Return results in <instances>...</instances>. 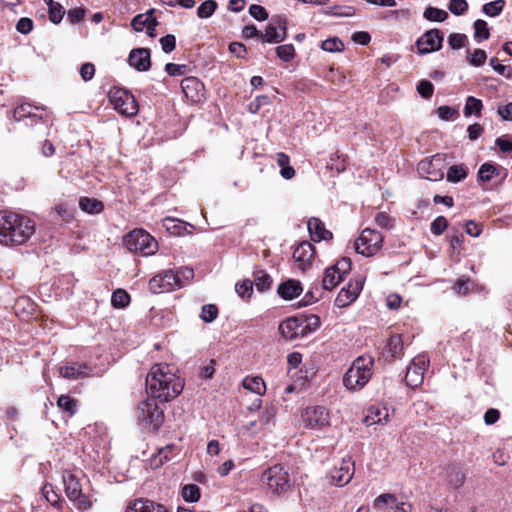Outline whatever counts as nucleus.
I'll return each instance as SVG.
<instances>
[{
    "label": "nucleus",
    "mask_w": 512,
    "mask_h": 512,
    "mask_svg": "<svg viewBox=\"0 0 512 512\" xmlns=\"http://www.w3.org/2000/svg\"><path fill=\"white\" fill-rule=\"evenodd\" d=\"M79 207L86 213L99 214L103 211L104 204L95 198L81 197Z\"/></svg>",
    "instance_id": "c85d7f7f"
},
{
    "label": "nucleus",
    "mask_w": 512,
    "mask_h": 512,
    "mask_svg": "<svg viewBox=\"0 0 512 512\" xmlns=\"http://www.w3.org/2000/svg\"><path fill=\"white\" fill-rule=\"evenodd\" d=\"M448 9L456 16L462 15L468 10V2L466 0H450Z\"/></svg>",
    "instance_id": "5fc2aeb1"
},
{
    "label": "nucleus",
    "mask_w": 512,
    "mask_h": 512,
    "mask_svg": "<svg viewBox=\"0 0 512 512\" xmlns=\"http://www.w3.org/2000/svg\"><path fill=\"white\" fill-rule=\"evenodd\" d=\"M253 284H255L258 291L265 292L271 287L272 279L265 271L258 270L254 273Z\"/></svg>",
    "instance_id": "473e14b6"
},
{
    "label": "nucleus",
    "mask_w": 512,
    "mask_h": 512,
    "mask_svg": "<svg viewBox=\"0 0 512 512\" xmlns=\"http://www.w3.org/2000/svg\"><path fill=\"white\" fill-rule=\"evenodd\" d=\"M261 481L268 491L277 496L287 493L294 484L289 468L282 464H276L266 469L262 473Z\"/></svg>",
    "instance_id": "20e7f679"
},
{
    "label": "nucleus",
    "mask_w": 512,
    "mask_h": 512,
    "mask_svg": "<svg viewBox=\"0 0 512 512\" xmlns=\"http://www.w3.org/2000/svg\"><path fill=\"white\" fill-rule=\"evenodd\" d=\"M308 231L314 242L331 240L333 234L325 228V224L317 217H311L307 222Z\"/></svg>",
    "instance_id": "5701e85b"
},
{
    "label": "nucleus",
    "mask_w": 512,
    "mask_h": 512,
    "mask_svg": "<svg viewBox=\"0 0 512 512\" xmlns=\"http://www.w3.org/2000/svg\"><path fill=\"white\" fill-rule=\"evenodd\" d=\"M443 41L444 33L440 29L433 28L421 35L415 45L418 54L425 55L439 51L443 46Z\"/></svg>",
    "instance_id": "ddd939ff"
},
{
    "label": "nucleus",
    "mask_w": 512,
    "mask_h": 512,
    "mask_svg": "<svg viewBox=\"0 0 512 512\" xmlns=\"http://www.w3.org/2000/svg\"><path fill=\"white\" fill-rule=\"evenodd\" d=\"M217 7L218 4L215 0H206L198 7L197 16L202 19L209 18L214 14Z\"/></svg>",
    "instance_id": "c03bdc74"
},
{
    "label": "nucleus",
    "mask_w": 512,
    "mask_h": 512,
    "mask_svg": "<svg viewBox=\"0 0 512 512\" xmlns=\"http://www.w3.org/2000/svg\"><path fill=\"white\" fill-rule=\"evenodd\" d=\"M482 108L483 104L480 99L475 98L473 96H468L464 106V115L466 117H469L472 114H475L476 116L479 117L481 115Z\"/></svg>",
    "instance_id": "72a5a7b5"
},
{
    "label": "nucleus",
    "mask_w": 512,
    "mask_h": 512,
    "mask_svg": "<svg viewBox=\"0 0 512 512\" xmlns=\"http://www.w3.org/2000/svg\"><path fill=\"white\" fill-rule=\"evenodd\" d=\"M416 89L417 92L421 95V97L425 99H430L434 92V86L428 80L419 81Z\"/></svg>",
    "instance_id": "13d9d810"
},
{
    "label": "nucleus",
    "mask_w": 512,
    "mask_h": 512,
    "mask_svg": "<svg viewBox=\"0 0 512 512\" xmlns=\"http://www.w3.org/2000/svg\"><path fill=\"white\" fill-rule=\"evenodd\" d=\"M129 65L137 71L144 72L151 67L150 50L147 48L133 49L128 58Z\"/></svg>",
    "instance_id": "4be33fe9"
},
{
    "label": "nucleus",
    "mask_w": 512,
    "mask_h": 512,
    "mask_svg": "<svg viewBox=\"0 0 512 512\" xmlns=\"http://www.w3.org/2000/svg\"><path fill=\"white\" fill-rule=\"evenodd\" d=\"M183 285L179 273L173 270L163 271L149 281V289L154 294L170 292L183 287Z\"/></svg>",
    "instance_id": "9d476101"
},
{
    "label": "nucleus",
    "mask_w": 512,
    "mask_h": 512,
    "mask_svg": "<svg viewBox=\"0 0 512 512\" xmlns=\"http://www.w3.org/2000/svg\"><path fill=\"white\" fill-rule=\"evenodd\" d=\"M276 54L284 62H290L295 57V48L292 44L280 45L276 48Z\"/></svg>",
    "instance_id": "09e8293b"
},
{
    "label": "nucleus",
    "mask_w": 512,
    "mask_h": 512,
    "mask_svg": "<svg viewBox=\"0 0 512 512\" xmlns=\"http://www.w3.org/2000/svg\"><path fill=\"white\" fill-rule=\"evenodd\" d=\"M495 144L499 147L502 153H512V139L508 137H497L495 140Z\"/></svg>",
    "instance_id": "774afa93"
},
{
    "label": "nucleus",
    "mask_w": 512,
    "mask_h": 512,
    "mask_svg": "<svg viewBox=\"0 0 512 512\" xmlns=\"http://www.w3.org/2000/svg\"><path fill=\"white\" fill-rule=\"evenodd\" d=\"M243 387L259 396L263 395L266 391V385L264 380L258 376H247L243 380Z\"/></svg>",
    "instance_id": "c756f323"
},
{
    "label": "nucleus",
    "mask_w": 512,
    "mask_h": 512,
    "mask_svg": "<svg viewBox=\"0 0 512 512\" xmlns=\"http://www.w3.org/2000/svg\"><path fill=\"white\" fill-rule=\"evenodd\" d=\"M139 422L152 430H157L164 420L163 410L159 408L154 398L142 401L137 409Z\"/></svg>",
    "instance_id": "423d86ee"
},
{
    "label": "nucleus",
    "mask_w": 512,
    "mask_h": 512,
    "mask_svg": "<svg viewBox=\"0 0 512 512\" xmlns=\"http://www.w3.org/2000/svg\"><path fill=\"white\" fill-rule=\"evenodd\" d=\"M487 59V54L482 49H475L468 56V61L472 66L479 67L482 66Z\"/></svg>",
    "instance_id": "6e6d98bb"
},
{
    "label": "nucleus",
    "mask_w": 512,
    "mask_h": 512,
    "mask_svg": "<svg viewBox=\"0 0 512 512\" xmlns=\"http://www.w3.org/2000/svg\"><path fill=\"white\" fill-rule=\"evenodd\" d=\"M344 278L335 271L334 268H327L324 273L322 280V286L325 290H332L335 288Z\"/></svg>",
    "instance_id": "7c9ffc66"
},
{
    "label": "nucleus",
    "mask_w": 512,
    "mask_h": 512,
    "mask_svg": "<svg viewBox=\"0 0 512 512\" xmlns=\"http://www.w3.org/2000/svg\"><path fill=\"white\" fill-rule=\"evenodd\" d=\"M505 6L504 0H495L482 6V12L489 17L498 16Z\"/></svg>",
    "instance_id": "79ce46f5"
},
{
    "label": "nucleus",
    "mask_w": 512,
    "mask_h": 512,
    "mask_svg": "<svg viewBox=\"0 0 512 512\" xmlns=\"http://www.w3.org/2000/svg\"><path fill=\"white\" fill-rule=\"evenodd\" d=\"M389 412L386 407L371 406L368 415L364 418L367 426L385 424L388 422Z\"/></svg>",
    "instance_id": "cd10ccee"
},
{
    "label": "nucleus",
    "mask_w": 512,
    "mask_h": 512,
    "mask_svg": "<svg viewBox=\"0 0 512 512\" xmlns=\"http://www.w3.org/2000/svg\"><path fill=\"white\" fill-rule=\"evenodd\" d=\"M383 240L380 232L366 228L355 241V250L365 257L373 256L382 248Z\"/></svg>",
    "instance_id": "0eeeda50"
},
{
    "label": "nucleus",
    "mask_w": 512,
    "mask_h": 512,
    "mask_svg": "<svg viewBox=\"0 0 512 512\" xmlns=\"http://www.w3.org/2000/svg\"><path fill=\"white\" fill-rule=\"evenodd\" d=\"M445 481L454 489L461 487L465 482V473L462 467L459 464H450L446 470Z\"/></svg>",
    "instance_id": "bb28decb"
},
{
    "label": "nucleus",
    "mask_w": 512,
    "mask_h": 512,
    "mask_svg": "<svg viewBox=\"0 0 512 512\" xmlns=\"http://www.w3.org/2000/svg\"><path fill=\"white\" fill-rule=\"evenodd\" d=\"M429 358L426 355H417L407 367L405 382L411 388L419 387L424 380V373L429 366Z\"/></svg>",
    "instance_id": "4468645a"
},
{
    "label": "nucleus",
    "mask_w": 512,
    "mask_h": 512,
    "mask_svg": "<svg viewBox=\"0 0 512 512\" xmlns=\"http://www.w3.org/2000/svg\"><path fill=\"white\" fill-rule=\"evenodd\" d=\"M387 347L392 357H400L403 351V341L400 335H392L388 339Z\"/></svg>",
    "instance_id": "37998d69"
},
{
    "label": "nucleus",
    "mask_w": 512,
    "mask_h": 512,
    "mask_svg": "<svg viewBox=\"0 0 512 512\" xmlns=\"http://www.w3.org/2000/svg\"><path fill=\"white\" fill-rule=\"evenodd\" d=\"M474 37L483 40L490 37L488 24L485 20L478 19L474 22Z\"/></svg>",
    "instance_id": "8fccbe9b"
},
{
    "label": "nucleus",
    "mask_w": 512,
    "mask_h": 512,
    "mask_svg": "<svg viewBox=\"0 0 512 512\" xmlns=\"http://www.w3.org/2000/svg\"><path fill=\"white\" fill-rule=\"evenodd\" d=\"M474 284L470 278L462 276L456 280L453 286V290L462 296L468 295L473 290Z\"/></svg>",
    "instance_id": "e433bc0d"
},
{
    "label": "nucleus",
    "mask_w": 512,
    "mask_h": 512,
    "mask_svg": "<svg viewBox=\"0 0 512 512\" xmlns=\"http://www.w3.org/2000/svg\"><path fill=\"white\" fill-rule=\"evenodd\" d=\"M363 288V280L358 278L350 281L346 287H343L338 293L335 303L338 307H346L357 299Z\"/></svg>",
    "instance_id": "412c9836"
},
{
    "label": "nucleus",
    "mask_w": 512,
    "mask_h": 512,
    "mask_svg": "<svg viewBox=\"0 0 512 512\" xmlns=\"http://www.w3.org/2000/svg\"><path fill=\"white\" fill-rule=\"evenodd\" d=\"M304 427L321 429L329 425V411L323 406L307 407L302 413Z\"/></svg>",
    "instance_id": "2eb2a0df"
},
{
    "label": "nucleus",
    "mask_w": 512,
    "mask_h": 512,
    "mask_svg": "<svg viewBox=\"0 0 512 512\" xmlns=\"http://www.w3.org/2000/svg\"><path fill=\"white\" fill-rule=\"evenodd\" d=\"M489 64L494 69V71L497 72L499 75H502L508 79H510L512 77L511 69L505 65L498 63L497 58L492 57L489 60Z\"/></svg>",
    "instance_id": "0e129e2a"
},
{
    "label": "nucleus",
    "mask_w": 512,
    "mask_h": 512,
    "mask_svg": "<svg viewBox=\"0 0 512 512\" xmlns=\"http://www.w3.org/2000/svg\"><path fill=\"white\" fill-rule=\"evenodd\" d=\"M38 110L39 107H34L28 103L18 105L13 110V119L16 122H24L25 126H38L44 134H47L48 126L42 116L36 113Z\"/></svg>",
    "instance_id": "f8f14e48"
},
{
    "label": "nucleus",
    "mask_w": 512,
    "mask_h": 512,
    "mask_svg": "<svg viewBox=\"0 0 512 512\" xmlns=\"http://www.w3.org/2000/svg\"><path fill=\"white\" fill-rule=\"evenodd\" d=\"M321 48L330 53L341 52L344 49V44L339 38L333 37L322 41Z\"/></svg>",
    "instance_id": "de8ad7c7"
},
{
    "label": "nucleus",
    "mask_w": 512,
    "mask_h": 512,
    "mask_svg": "<svg viewBox=\"0 0 512 512\" xmlns=\"http://www.w3.org/2000/svg\"><path fill=\"white\" fill-rule=\"evenodd\" d=\"M130 303V295L123 289H117L111 297V304L114 308H125Z\"/></svg>",
    "instance_id": "58836bf2"
},
{
    "label": "nucleus",
    "mask_w": 512,
    "mask_h": 512,
    "mask_svg": "<svg viewBox=\"0 0 512 512\" xmlns=\"http://www.w3.org/2000/svg\"><path fill=\"white\" fill-rule=\"evenodd\" d=\"M91 368L84 363H71L60 367L59 373L67 379H80L89 375Z\"/></svg>",
    "instance_id": "b1692460"
},
{
    "label": "nucleus",
    "mask_w": 512,
    "mask_h": 512,
    "mask_svg": "<svg viewBox=\"0 0 512 512\" xmlns=\"http://www.w3.org/2000/svg\"><path fill=\"white\" fill-rule=\"evenodd\" d=\"M63 485L66 496L74 502L78 509H88L91 502L86 495L82 493V487L77 476L66 470L62 475Z\"/></svg>",
    "instance_id": "6e6552de"
},
{
    "label": "nucleus",
    "mask_w": 512,
    "mask_h": 512,
    "mask_svg": "<svg viewBox=\"0 0 512 512\" xmlns=\"http://www.w3.org/2000/svg\"><path fill=\"white\" fill-rule=\"evenodd\" d=\"M447 181L458 183L467 177V168L464 165H452L447 171Z\"/></svg>",
    "instance_id": "f704fd0d"
},
{
    "label": "nucleus",
    "mask_w": 512,
    "mask_h": 512,
    "mask_svg": "<svg viewBox=\"0 0 512 512\" xmlns=\"http://www.w3.org/2000/svg\"><path fill=\"white\" fill-rule=\"evenodd\" d=\"M249 14L257 21H265L269 17L267 10L263 6L257 4H252L249 7Z\"/></svg>",
    "instance_id": "052dcab7"
},
{
    "label": "nucleus",
    "mask_w": 512,
    "mask_h": 512,
    "mask_svg": "<svg viewBox=\"0 0 512 512\" xmlns=\"http://www.w3.org/2000/svg\"><path fill=\"white\" fill-rule=\"evenodd\" d=\"M35 233V222L27 216L0 211V244L17 246L26 243Z\"/></svg>",
    "instance_id": "f03ea898"
},
{
    "label": "nucleus",
    "mask_w": 512,
    "mask_h": 512,
    "mask_svg": "<svg viewBox=\"0 0 512 512\" xmlns=\"http://www.w3.org/2000/svg\"><path fill=\"white\" fill-rule=\"evenodd\" d=\"M187 70L188 67L185 64L167 63L165 65V71L170 76H182L186 74Z\"/></svg>",
    "instance_id": "e2e57ef3"
},
{
    "label": "nucleus",
    "mask_w": 512,
    "mask_h": 512,
    "mask_svg": "<svg viewBox=\"0 0 512 512\" xmlns=\"http://www.w3.org/2000/svg\"><path fill=\"white\" fill-rule=\"evenodd\" d=\"M126 512H168L161 504L148 499H137L131 503Z\"/></svg>",
    "instance_id": "a878e982"
},
{
    "label": "nucleus",
    "mask_w": 512,
    "mask_h": 512,
    "mask_svg": "<svg viewBox=\"0 0 512 512\" xmlns=\"http://www.w3.org/2000/svg\"><path fill=\"white\" fill-rule=\"evenodd\" d=\"M331 268H334L344 278L351 270V261L349 258L343 257L336 264L332 265Z\"/></svg>",
    "instance_id": "69168bd1"
},
{
    "label": "nucleus",
    "mask_w": 512,
    "mask_h": 512,
    "mask_svg": "<svg viewBox=\"0 0 512 512\" xmlns=\"http://www.w3.org/2000/svg\"><path fill=\"white\" fill-rule=\"evenodd\" d=\"M445 156L437 153L431 158H426L418 163L417 171L425 179L439 181L444 177Z\"/></svg>",
    "instance_id": "9b49d317"
},
{
    "label": "nucleus",
    "mask_w": 512,
    "mask_h": 512,
    "mask_svg": "<svg viewBox=\"0 0 512 512\" xmlns=\"http://www.w3.org/2000/svg\"><path fill=\"white\" fill-rule=\"evenodd\" d=\"M499 174L498 167L491 163H484L478 171V178L482 182H489L495 175Z\"/></svg>",
    "instance_id": "4c0bfd02"
},
{
    "label": "nucleus",
    "mask_w": 512,
    "mask_h": 512,
    "mask_svg": "<svg viewBox=\"0 0 512 512\" xmlns=\"http://www.w3.org/2000/svg\"><path fill=\"white\" fill-rule=\"evenodd\" d=\"M237 294L242 297H250L253 293V282L251 280H244L235 285Z\"/></svg>",
    "instance_id": "4d7b16f0"
},
{
    "label": "nucleus",
    "mask_w": 512,
    "mask_h": 512,
    "mask_svg": "<svg viewBox=\"0 0 512 512\" xmlns=\"http://www.w3.org/2000/svg\"><path fill=\"white\" fill-rule=\"evenodd\" d=\"M110 102L121 115L132 117L138 112V104L134 96L127 90L117 88L109 92Z\"/></svg>",
    "instance_id": "1a4fd4ad"
},
{
    "label": "nucleus",
    "mask_w": 512,
    "mask_h": 512,
    "mask_svg": "<svg viewBox=\"0 0 512 512\" xmlns=\"http://www.w3.org/2000/svg\"><path fill=\"white\" fill-rule=\"evenodd\" d=\"M125 247L142 256H151L158 250V243L148 232L143 229H135L124 237Z\"/></svg>",
    "instance_id": "39448f33"
},
{
    "label": "nucleus",
    "mask_w": 512,
    "mask_h": 512,
    "mask_svg": "<svg viewBox=\"0 0 512 512\" xmlns=\"http://www.w3.org/2000/svg\"><path fill=\"white\" fill-rule=\"evenodd\" d=\"M174 449V445H167L165 448H161L157 455L151 459V466L153 468H159L165 461L170 459L169 452Z\"/></svg>",
    "instance_id": "a18cd8bd"
},
{
    "label": "nucleus",
    "mask_w": 512,
    "mask_h": 512,
    "mask_svg": "<svg viewBox=\"0 0 512 512\" xmlns=\"http://www.w3.org/2000/svg\"><path fill=\"white\" fill-rule=\"evenodd\" d=\"M376 224L384 229H392L394 227V219L390 217L386 212H379L375 216Z\"/></svg>",
    "instance_id": "bf43d9fd"
},
{
    "label": "nucleus",
    "mask_w": 512,
    "mask_h": 512,
    "mask_svg": "<svg viewBox=\"0 0 512 512\" xmlns=\"http://www.w3.org/2000/svg\"><path fill=\"white\" fill-rule=\"evenodd\" d=\"M374 358L370 355L358 356L343 375V386L351 392L362 390L373 375Z\"/></svg>",
    "instance_id": "7ed1b4c3"
},
{
    "label": "nucleus",
    "mask_w": 512,
    "mask_h": 512,
    "mask_svg": "<svg viewBox=\"0 0 512 512\" xmlns=\"http://www.w3.org/2000/svg\"><path fill=\"white\" fill-rule=\"evenodd\" d=\"M184 384L167 364H155L146 377L147 393L154 399L169 401L178 396Z\"/></svg>",
    "instance_id": "f257e3e1"
},
{
    "label": "nucleus",
    "mask_w": 512,
    "mask_h": 512,
    "mask_svg": "<svg viewBox=\"0 0 512 512\" xmlns=\"http://www.w3.org/2000/svg\"><path fill=\"white\" fill-rule=\"evenodd\" d=\"M43 495L52 506L56 507L61 503L60 496L53 490L52 485L46 484L43 487Z\"/></svg>",
    "instance_id": "680f3d73"
},
{
    "label": "nucleus",
    "mask_w": 512,
    "mask_h": 512,
    "mask_svg": "<svg viewBox=\"0 0 512 512\" xmlns=\"http://www.w3.org/2000/svg\"><path fill=\"white\" fill-rule=\"evenodd\" d=\"M48 6L49 19L54 24L60 23L63 18L64 10L61 4L54 2L53 0H43Z\"/></svg>",
    "instance_id": "2f4dec72"
},
{
    "label": "nucleus",
    "mask_w": 512,
    "mask_h": 512,
    "mask_svg": "<svg viewBox=\"0 0 512 512\" xmlns=\"http://www.w3.org/2000/svg\"><path fill=\"white\" fill-rule=\"evenodd\" d=\"M201 496L200 488L196 484H186L182 487V497L186 502L194 503L199 501Z\"/></svg>",
    "instance_id": "a19ab883"
},
{
    "label": "nucleus",
    "mask_w": 512,
    "mask_h": 512,
    "mask_svg": "<svg viewBox=\"0 0 512 512\" xmlns=\"http://www.w3.org/2000/svg\"><path fill=\"white\" fill-rule=\"evenodd\" d=\"M279 332L287 340H295L308 335L304 321L297 317H290L282 321L279 325Z\"/></svg>",
    "instance_id": "a211bd4d"
},
{
    "label": "nucleus",
    "mask_w": 512,
    "mask_h": 512,
    "mask_svg": "<svg viewBox=\"0 0 512 512\" xmlns=\"http://www.w3.org/2000/svg\"><path fill=\"white\" fill-rule=\"evenodd\" d=\"M355 472V463L351 457L343 458L334 468L330 471L331 483L343 487L347 485Z\"/></svg>",
    "instance_id": "dca6fc26"
},
{
    "label": "nucleus",
    "mask_w": 512,
    "mask_h": 512,
    "mask_svg": "<svg viewBox=\"0 0 512 512\" xmlns=\"http://www.w3.org/2000/svg\"><path fill=\"white\" fill-rule=\"evenodd\" d=\"M302 286L298 280L289 279L281 283L278 287V294L284 300H292L302 293Z\"/></svg>",
    "instance_id": "393cba45"
},
{
    "label": "nucleus",
    "mask_w": 512,
    "mask_h": 512,
    "mask_svg": "<svg viewBox=\"0 0 512 512\" xmlns=\"http://www.w3.org/2000/svg\"><path fill=\"white\" fill-rule=\"evenodd\" d=\"M448 227V221L444 216H438L435 218L431 225L430 230L432 234L439 236L441 235Z\"/></svg>",
    "instance_id": "864d4df0"
},
{
    "label": "nucleus",
    "mask_w": 512,
    "mask_h": 512,
    "mask_svg": "<svg viewBox=\"0 0 512 512\" xmlns=\"http://www.w3.org/2000/svg\"><path fill=\"white\" fill-rule=\"evenodd\" d=\"M33 29V21L28 17H22L16 24V30L21 34H29Z\"/></svg>",
    "instance_id": "338daca9"
},
{
    "label": "nucleus",
    "mask_w": 512,
    "mask_h": 512,
    "mask_svg": "<svg viewBox=\"0 0 512 512\" xmlns=\"http://www.w3.org/2000/svg\"><path fill=\"white\" fill-rule=\"evenodd\" d=\"M423 17L431 22H443L448 18V13L445 10L428 6L423 12Z\"/></svg>",
    "instance_id": "c9c22d12"
},
{
    "label": "nucleus",
    "mask_w": 512,
    "mask_h": 512,
    "mask_svg": "<svg viewBox=\"0 0 512 512\" xmlns=\"http://www.w3.org/2000/svg\"><path fill=\"white\" fill-rule=\"evenodd\" d=\"M467 41L468 37L461 33H451L448 37V44L454 50L464 47Z\"/></svg>",
    "instance_id": "603ef678"
},
{
    "label": "nucleus",
    "mask_w": 512,
    "mask_h": 512,
    "mask_svg": "<svg viewBox=\"0 0 512 512\" xmlns=\"http://www.w3.org/2000/svg\"><path fill=\"white\" fill-rule=\"evenodd\" d=\"M374 509L379 512H411L412 505L408 502H399L394 494L384 493L373 502Z\"/></svg>",
    "instance_id": "f3484780"
},
{
    "label": "nucleus",
    "mask_w": 512,
    "mask_h": 512,
    "mask_svg": "<svg viewBox=\"0 0 512 512\" xmlns=\"http://www.w3.org/2000/svg\"><path fill=\"white\" fill-rule=\"evenodd\" d=\"M60 409L67 412L69 416H73L77 411L76 400L68 395H61L57 400Z\"/></svg>",
    "instance_id": "ea45409f"
},
{
    "label": "nucleus",
    "mask_w": 512,
    "mask_h": 512,
    "mask_svg": "<svg viewBox=\"0 0 512 512\" xmlns=\"http://www.w3.org/2000/svg\"><path fill=\"white\" fill-rule=\"evenodd\" d=\"M218 316V308L214 304H206L202 306L200 318L205 323L213 322Z\"/></svg>",
    "instance_id": "49530a36"
},
{
    "label": "nucleus",
    "mask_w": 512,
    "mask_h": 512,
    "mask_svg": "<svg viewBox=\"0 0 512 512\" xmlns=\"http://www.w3.org/2000/svg\"><path fill=\"white\" fill-rule=\"evenodd\" d=\"M315 256V247L308 241L300 242L293 252V258L302 271L311 267Z\"/></svg>",
    "instance_id": "aec40b11"
},
{
    "label": "nucleus",
    "mask_w": 512,
    "mask_h": 512,
    "mask_svg": "<svg viewBox=\"0 0 512 512\" xmlns=\"http://www.w3.org/2000/svg\"><path fill=\"white\" fill-rule=\"evenodd\" d=\"M277 26L269 24L266 26L265 34H262L263 43H280L287 37V19L281 16L273 18Z\"/></svg>",
    "instance_id": "6ab92c4d"
},
{
    "label": "nucleus",
    "mask_w": 512,
    "mask_h": 512,
    "mask_svg": "<svg viewBox=\"0 0 512 512\" xmlns=\"http://www.w3.org/2000/svg\"><path fill=\"white\" fill-rule=\"evenodd\" d=\"M271 103L272 102L269 96L260 95L257 96L252 102H250V104L248 105V110L250 113L256 114L258 113L262 106L270 105Z\"/></svg>",
    "instance_id": "3c124183"
}]
</instances>
